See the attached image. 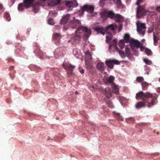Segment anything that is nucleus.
Segmentation results:
<instances>
[{
	"label": "nucleus",
	"instance_id": "nucleus-30",
	"mask_svg": "<svg viewBox=\"0 0 160 160\" xmlns=\"http://www.w3.org/2000/svg\"><path fill=\"white\" fill-rule=\"evenodd\" d=\"M115 79V78L112 76H110L109 78H108L107 80V81L108 82L110 83L113 82V81Z\"/></svg>",
	"mask_w": 160,
	"mask_h": 160
},
{
	"label": "nucleus",
	"instance_id": "nucleus-52",
	"mask_svg": "<svg viewBox=\"0 0 160 160\" xmlns=\"http://www.w3.org/2000/svg\"><path fill=\"white\" fill-rule=\"evenodd\" d=\"M13 68V66H11L9 67V69L10 70H12Z\"/></svg>",
	"mask_w": 160,
	"mask_h": 160
},
{
	"label": "nucleus",
	"instance_id": "nucleus-29",
	"mask_svg": "<svg viewBox=\"0 0 160 160\" xmlns=\"http://www.w3.org/2000/svg\"><path fill=\"white\" fill-rule=\"evenodd\" d=\"M112 47H113L114 48L117 47V41L115 39L113 40L112 43H110L109 46V48H111Z\"/></svg>",
	"mask_w": 160,
	"mask_h": 160
},
{
	"label": "nucleus",
	"instance_id": "nucleus-16",
	"mask_svg": "<svg viewBox=\"0 0 160 160\" xmlns=\"http://www.w3.org/2000/svg\"><path fill=\"white\" fill-rule=\"evenodd\" d=\"M61 37L60 34L55 33L53 35V38L54 42H59Z\"/></svg>",
	"mask_w": 160,
	"mask_h": 160
},
{
	"label": "nucleus",
	"instance_id": "nucleus-36",
	"mask_svg": "<svg viewBox=\"0 0 160 160\" xmlns=\"http://www.w3.org/2000/svg\"><path fill=\"white\" fill-rule=\"evenodd\" d=\"M144 80L143 78L142 77H138L136 78V81L139 83L143 82Z\"/></svg>",
	"mask_w": 160,
	"mask_h": 160
},
{
	"label": "nucleus",
	"instance_id": "nucleus-59",
	"mask_svg": "<svg viewBox=\"0 0 160 160\" xmlns=\"http://www.w3.org/2000/svg\"><path fill=\"white\" fill-rule=\"evenodd\" d=\"M158 92L160 93V89H159L158 90Z\"/></svg>",
	"mask_w": 160,
	"mask_h": 160
},
{
	"label": "nucleus",
	"instance_id": "nucleus-42",
	"mask_svg": "<svg viewBox=\"0 0 160 160\" xmlns=\"http://www.w3.org/2000/svg\"><path fill=\"white\" fill-rule=\"evenodd\" d=\"M48 23L50 25H53L54 24V21L52 19H49L48 21Z\"/></svg>",
	"mask_w": 160,
	"mask_h": 160
},
{
	"label": "nucleus",
	"instance_id": "nucleus-56",
	"mask_svg": "<svg viewBox=\"0 0 160 160\" xmlns=\"http://www.w3.org/2000/svg\"><path fill=\"white\" fill-rule=\"evenodd\" d=\"M75 93L76 94H78V93L77 91H76L75 92Z\"/></svg>",
	"mask_w": 160,
	"mask_h": 160
},
{
	"label": "nucleus",
	"instance_id": "nucleus-49",
	"mask_svg": "<svg viewBox=\"0 0 160 160\" xmlns=\"http://www.w3.org/2000/svg\"><path fill=\"white\" fill-rule=\"evenodd\" d=\"M157 11L160 12V6L156 8Z\"/></svg>",
	"mask_w": 160,
	"mask_h": 160
},
{
	"label": "nucleus",
	"instance_id": "nucleus-13",
	"mask_svg": "<svg viewBox=\"0 0 160 160\" xmlns=\"http://www.w3.org/2000/svg\"><path fill=\"white\" fill-rule=\"evenodd\" d=\"M106 96L108 98H110L112 96V91L111 88L107 87L105 90Z\"/></svg>",
	"mask_w": 160,
	"mask_h": 160
},
{
	"label": "nucleus",
	"instance_id": "nucleus-35",
	"mask_svg": "<svg viewBox=\"0 0 160 160\" xmlns=\"http://www.w3.org/2000/svg\"><path fill=\"white\" fill-rule=\"evenodd\" d=\"M125 52L128 56H129L130 55L131 52L129 48L127 46L125 47Z\"/></svg>",
	"mask_w": 160,
	"mask_h": 160
},
{
	"label": "nucleus",
	"instance_id": "nucleus-27",
	"mask_svg": "<svg viewBox=\"0 0 160 160\" xmlns=\"http://www.w3.org/2000/svg\"><path fill=\"white\" fill-rule=\"evenodd\" d=\"M101 16L102 18L104 20H106L108 18V11L107 12H103L101 13Z\"/></svg>",
	"mask_w": 160,
	"mask_h": 160
},
{
	"label": "nucleus",
	"instance_id": "nucleus-46",
	"mask_svg": "<svg viewBox=\"0 0 160 160\" xmlns=\"http://www.w3.org/2000/svg\"><path fill=\"white\" fill-rule=\"evenodd\" d=\"M111 39L110 38L108 37H106V41L108 43H110V42H111Z\"/></svg>",
	"mask_w": 160,
	"mask_h": 160
},
{
	"label": "nucleus",
	"instance_id": "nucleus-14",
	"mask_svg": "<svg viewBox=\"0 0 160 160\" xmlns=\"http://www.w3.org/2000/svg\"><path fill=\"white\" fill-rule=\"evenodd\" d=\"M130 44L131 46H133L137 48H138L140 46V42L139 41L134 39H132L130 42Z\"/></svg>",
	"mask_w": 160,
	"mask_h": 160
},
{
	"label": "nucleus",
	"instance_id": "nucleus-3",
	"mask_svg": "<svg viewBox=\"0 0 160 160\" xmlns=\"http://www.w3.org/2000/svg\"><path fill=\"white\" fill-rule=\"evenodd\" d=\"M62 66L66 70L68 76H71L73 74V71L76 67L75 65H72L71 63H64Z\"/></svg>",
	"mask_w": 160,
	"mask_h": 160
},
{
	"label": "nucleus",
	"instance_id": "nucleus-23",
	"mask_svg": "<svg viewBox=\"0 0 160 160\" xmlns=\"http://www.w3.org/2000/svg\"><path fill=\"white\" fill-rule=\"evenodd\" d=\"M113 92L116 94H118L119 93V89L118 86L114 83H112V87Z\"/></svg>",
	"mask_w": 160,
	"mask_h": 160
},
{
	"label": "nucleus",
	"instance_id": "nucleus-37",
	"mask_svg": "<svg viewBox=\"0 0 160 160\" xmlns=\"http://www.w3.org/2000/svg\"><path fill=\"white\" fill-rule=\"evenodd\" d=\"M4 17L8 21H10V18L8 13H4Z\"/></svg>",
	"mask_w": 160,
	"mask_h": 160
},
{
	"label": "nucleus",
	"instance_id": "nucleus-55",
	"mask_svg": "<svg viewBox=\"0 0 160 160\" xmlns=\"http://www.w3.org/2000/svg\"><path fill=\"white\" fill-rule=\"evenodd\" d=\"M52 140V139H51L50 137H48V139H47V140Z\"/></svg>",
	"mask_w": 160,
	"mask_h": 160
},
{
	"label": "nucleus",
	"instance_id": "nucleus-44",
	"mask_svg": "<svg viewBox=\"0 0 160 160\" xmlns=\"http://www.w3.org/2000/svg\"><path fill=\"white\" fill-rule=\"evenodd\" d=\"M143 1V0H137L136 4L138 6H140V4Z\"/></svg>",
	"mask_w": 160,
	"mask_h": 160
},
{
	"label": "nucleus",
	"instance_id": "nucleus-51",
	"mask_svg": "<svg viewBox=\"0 0 160 160\" xmlns=\"http://www.w3.org/2000/svg\"><path fill=\"white\" fill-rule=\"evenodd\" d=\"M80 73L82 74H83L84 73V70L83 69H82L80 71Z\"/></svg>",
	"mask_w": 160,
	"mask_h": 160
},
{
	"label": "nucleus",
	"instance_id": "nucleus-43",
	"mask_svg": "<svg viewBox=\"0 0 160 160\" xmlns=\"http://www.w3.org/2000/svg\"><path fill=\"white\" fill-rule=\"evenodd\" d=\"M127 121L128 122H129V121H131L132 122H133L134 121V119L132 118L131 117L127 119Z\"/></svg>",
	"mask_w": 160,
	"mask_h": 160
},
{
	"label": "nucleus",
	"instance_id": "nucleus-50",
	"mask_svg": "<svg viewBox=\"0 0 160 160\" xmlns=\"http://www.w3.org/2000/svg\"><path fill=\"white\" fill-rule=\"evenodd\" d=\"M140 50L141 51H142L145 49L142 46H141L140 48Z\"/></svg>",
	"mask_w": 160,
	"mask_h": 160
},
{
	"label": "nucleus",
	"instance_id": "nucleus-61",
	"mask_svg": "<svg viewBox=\"0 0 160 160\" xmlns=\"http://www.w3.org/2000/svg\"><path fill=\"white\" fill-rule=\"evenodd\" d=\"M41 53V52H39V53H38V54H40Z\"/></svg>",
	"mask_w": 160,
	"mask_h": 160
},
{
	"label": "nucleus",
	"instance_id": "nucleus-40",
	"mask_svg": "<svg viewBox=\"0 0 160 160\" xmlns=\"http://www.w3.org/2000/svg\"><path fill=\"white\" fill-rule=\"evenodd\" d=\"M118 51L121 56H123L124 55V52L121 50H119L118 48H117Z\"/></svg>",
	"mask_w": 160,
	"mask_h": 160
},
{
	"label": "nucleus",
	"instance_id": "nucleus-58",
	"mask_svg": "<svg viewBox=\"0 0 160 160\" xmlns=\"http://www.w3.org/2000/svg\"><path fill=\"white\" fill-rule=\"evenodd\" d=\"M76 51V50L75 49H74L73 51V53H75V51Z\"/></svg>",
	"mask_w": 160,
	"mask_h": 160
},
{
	"label": "nucleus",
	"instance_id": "nucleus-38",
	"mask_svg": "<svg viewBox=\"0 0 160 160\" xmlns=\"http://www.w3.org/2000/svg\"><path fill=\"white\" fill-rule=\"evenodd\" d=\"M143 61L146 64L148 65H151L152 64V61L147 59H143Z\"/></svg>",
	"mask_w": 160,
	"mask_h": 160
},
{
	"label": "nucleus",
	"instance_id": "nucleus-31",
	"mask_svg": "<svg viewBox=\"0 0 160 160\" xmlns=\"http://www.w3.org/2000/svg\"><path fill=\"white\" fill-rule=\"evenodd\" d=\"M125 42L123 40H120L118 44L119 47L121 49L124 48L125 46Z\"/></svg>",
	"mask_w": 160,
	"mask_h": 160
},
{
	"label": "nucleus",
	"instance_id": "nucleus-1",
	"mask_svg": "<svg viewBox=\"0 0 160 160\" xmlns=\"http://www.w3.org/2000/svg\"><path fill=\"white\" fill-rule=\"evenodd\" d=\"M137 99L140 98L142 101L138 102L136 105V108H139L142 107H148L150 108L154 105L155 100L157 98L153 97L152 94L149 92L145 93L140 91L137 93L136 96Z\"/></svg>",
	"mask_w": 160,
	"mask_h": 160
},
{
	"label": "nucleus",
	"instance_id": "nucleus-63",
	"mask_svg": "<svg viewBox=\"0 0 160 160\" xmlns=\"http://www.w3.org/2000/svg\"><path fill=\"white\" fill-rule=\"evenodd\" d=\"M159 81L160 82V78L159 79Z\"/></svg>",
	"mask_w": 160,
	"mask_h": 160
},
{
	"label": "nucleus",
	"instance_id": "nucleus-5",
	"mask_svg": "<svg viewBox=\"0 0 160 160\" xmlns=\"http://www.w3.org/2000/svg\"><path fill=\"white\" fill-rule=\"evenodd\" d=\"M137 31L143 36L146 31V25L144 23L138 22L137 23Z\"/></svg>",
	"mask_w": 160,
	"mask_h": 160
},
{
	"label": "nucleus",
	"instance_id": "nucleus-26",
	"mask_svg": "<svg viewBox=\"0 0 160 160\" xmlns=\"http://www.w3.org/2000/svg\"><path fill=\"white\" fill-rule=\"evenodd\" d=\"M149 84L146 82H143L142 83V87L143 90H146L148 88Z\"/></svg>",
	"mask_w": 160,
	"mask_h": 160
},
{
	"label": "nucleus",
	"instance_id": "nucleus-12",
	"mask_svg": "<svg viewBox=\"0 0 160 160\" xmlns=\"http://www.w3.org/2000/svg\"><path fill=\"white\" fill-rule=\"evenodd\" d=\"M95 30L98 33H99L104 35L105 32V29L101 26H97L94 28Z\"/></svg>",
	"mask_w": 160,
	"mask_h": 160
},
{
	"label": "nucleus",
	"instance_id": "nucleus-7",
	"mask_svg": "<svg viewBox=\"0 0 160 160\" xmlns=\"http://www.w3.org/2000/svg\"><path fill=\"white\" fill-rule=\"evenodd\" d=\"M81 9L83 12L86 11L88 12L92 13L93 12L94 7L93 6L86 4L83 6Z\"/></svg>",
	"mask_w": 160,
	"mask_h": 160
},
{
	"label": "nucleus",
	"instance_id": "nucleus-4",
	"mask_svg": "<svg viewBox=\"0 0 160 160\" xmlns=\"http://www.w3.org/2000/svg\"><path fill=\"white\" fill-rule=\"evenodd\" d=\"M145 6H138L137 8V17L139 18L145 16L147 11L144 9Z\"/></svg>",
	"mask_w": 160,
	"mask_h": 160
},
{
	"label": "nucleus",
	"instance_id": "nucleus-11",
	"mask_svg": "<svg viewBox=\"0 0 160 160\" xmlns=\"http://www.w3.org/2000/svg\"><path fill=\"white\" fill-rule=\"evenodd\" d=\"M116 26L113 24H112L109 25L105 29V32L108 34H111V31H114L115 29Z\"/></svg>",
	"mask_w": 160,
	"mask_h": 160
},
{
	"label": "nucleus",
	"instance_id": "nucleus-21",
	"mask_svg": "<svg viewBox=\"0 0 160 160\" xmlns=\"http://www.w3.org/2000/svg\"><path fill=\"white\" fill-rule=\"evenodd\" d=\"M115 17L114 18L115 21L118 22H120L122 20V17L119 14H115Z\"/></svg>",
	"mask_w": 160,
	"mask_h": 160
},
{
	"label": "nucleus",
	"instance_id": "nucleus-32",
	"mask_svg": "<svg viewBox=\"0 0 160 160\" xmlns=\"http://www.w3.org/2000/svg\"><path fill=\"white\" fill-rule=\"evenodd\" d=\"M25 7V6L24 3H21L18 5V9L19 11H22Z\"/></svg>",
	"mask_w": 160,
	"mask_h": 160
},
{
	"label": "nucleus",
	"instance_id": "nucleus-60",
	"mask_svg": "<svg viewBox=\"0 0 160 160\" xmlns=\"http://www.w3.org/2000/svg\"><path fill=\"white\" fill-rule=\"evenodd\" d=\"M121 30V29L120 28L119 29V31H120Z\"/></svg>",
	"mask_w": 160,
	"mask_h": 160
},
{
	"label": "nucleus",
	"instance_id": "nucleus-15",
	"mask_svg": "<svg viewBox=\"0 0 160 160\" xmlns=\"http://www.w3.org/2000/svg\"><path fill=\"white\" fill-rule=\"evenodd\" d=\"M34 1V0H24L23 3L25 6V8H28L32 6Z\"/></svg>",
	"mask_w": 160,
	"mask_h": 160
},
{
	"label": "nucleus",
	"instance_id": "nucleus-22",
	"mask_svg": "<svg viewBox=\"0 0 160 160\" xmlns=\"http://www.w3.org/2000/svg\"><path fill=\"white\" fill-rule=\"evenodd\" d=\"M113 113L114 117L118 120L123 121V118L121 115L120 113H116L115 112H113Z\"/></svg>",
	"mask_w": 160,
	"mask_h": 160
},
{
	"label": "nucleus",
	"instance_id": "nucleus-2",
	"mask_svg": "<svg viewBox=\"0 0 160 160\" xmlns=\"http://www.w3.org/2000/svg\"><path fill=\"white\" fill-rule=\"evenodd\" d=\"M83 34L84 38H88L90 34V30L83 26L79 27L76 31L75 35L71 40H69L68 42H72L73 44L79 43L81 40L82 36Z\"/></svg>",
	"mask_w": 160,
	"mask_h": 160
},
{
	"label": "nucleus",
	"instance_id": "nucleus-18",
	"mask_svg": "<svg viewBox=\"0 0 160 160\" xmlns=\"http://www.w3.org/2000/svg\"><path fill=\"white\" fill-rule=\"evenodd\" d=\"M104 64L103 63L99 62L98 63L97 68L98 70L100 72H103L105 70Z\"/></svg>",
	"mask_w": 160,
	"mask_h": 160
},
{
	"label": "nucleus",
	"instance_id": "nucleus-39",
	"mask_svg": "<svg viewBox=\"0 0 160 160\" xmlns=\"http://www.w3.org/2000/svg\"><path fill=\"white\" fill-rule=\"evenodd\" d=\"M106 0H100L99 1V5L103 7L105 4Z\"/></svg>",
	"mask_w": 160,
	"mask_h": 160
},
{
	"label": "nucleus",
	"instance_id": "nucleus-62",
	"mask_svg": "<svg viewBox=\"0 0 160 160\" xmlns=\"http://www.w3.org/2000/svg\"><path fill=\"white\" fill-rule=\"evenodd\" d=\"M40 58H42V57H40Z\"/></svg>",
	"mask_w": 160,
	"mask_h": 160
},
{
	"label": "nucleus",
	"instance_id": "nucleus-10",
	"mask_svg": "<svg viewBox=\"0 0 160 160\" xmlns=\"http://www.w3.org/2000/svg\"><path fill=\"white\" fill-rule=\"evenodd\" d=\"M73 2L71 1H68L66 2V5L67 7L70 8L72 7H76L78 6V3L76 0H73Z\"/></svg>",
	"mask_w": 160,
	"mask_h": 160
},
{
	"label": "nucleus",
	"instance_id": "nucleus-57",
	"mask_svg": "<svg viewBox=\"0 0 160 160\" xmlns=\"http://www.w3.org/2000/svg\"><path fill=\"white\" fill-rule=\"evenodd\" d=\"M64 28H65V29L66 30L68 29V28L67 27H66V26H65L64 27Z\"/></svg>",
	"mask_w": 160,
	"mask_h": 160
},
{
	"label": "nucleus",
	"instance_id": "nucleus-17",
	"mask_svg": "<svg viewBox=\"0 0 160 160\" xmlns=\"http://www.w3.org/2000/svg\"><path fill=\"white\" fill-rule=\"evenodd\" d=\"M61 2V0H53L48 3V5L49 7H53L56 6L60 3Z\"/></svg>",
	"mask_w": 160,
	"mask_h": 160
},
{
	"label": "nucleus",
	"instance_id": "nucleus-34",
	"mask_svg": "<svg viewBox=\"0 0 160 160\" xmlns=\"http://www.w3.org/2000/svg\"><path fill=\"white\" fill-rule=\"evenodd\" d=\"M145 52H146V54L148 55V56H150L152 54V52L151 51L147 48H145Z\"/></svg>",
	"mask_w": 160,
	"mask_h": 160
},
{
	"label": "nucleus",
	"instance_id": "nucleus-20",
	"mask_svg": "<svg viewBox=\"0 0 160 160\" xmlns=\"http://www.w3.org/2000/svg\"><path fill=\"white\" fill-rule=\"evenodd\" d=\"M39 2H37L35 3L33 6V12L35 13H37L39 10L40 6Z\"/></svg>",
	"mask_w": 160,
	"mask_h": 160
},
{
	"label": "nucleus",
	"instance_id": "nucleus-8",
	"mask_svg": "<svg viewBox=\"0 0 160 160\" xmlns=\"http://www.w3.org/2000/svg\"><path fill=\"white\" fill-rule=\"evenodd\" d=\"M80 24V21L78 20L75 19L74 17L73 18L72 20L69 23V27L72 28H75L79 26Z\"/></svg>",
	"mask_w": 160,
	"mask_h": 160
},
{
	"label": "nucleus",
	"instance_id": "nucleus-25",
	"mask_svg": "<svg viewBox=\"0 0 160 160\" xmlns=\"http://www.w3.org/2000/svg\"><path fill=\"white\" fill-rule=\"evenodd\" d=\"M108 17L111 19H114L115 17V14L113 12L110 11H108Z\"/></svg>",
	"mask_w": 160,
	"mask_h": 160
},
{
	"label": "nucleus",
	"instance_id": "nucleus-47",
	"mask_svg": "<svg viewBox=\"0 0 160 160\" xmlns=\"http://www.w3.org/2000/svg\"><path fill=\"white\" fill-rule=\"evenodd\" d=\"M153 30V29L152 28H148L147 31V32L148 33H150L152 32Z\"/></svg>",
	"mask_w": 160,
	"mask_h": 160
},
{
	"label": "nucleus",
	"instance_id": "nucleus-54",
	"mask_svg": "<svg viewBox=\"0 0 160 160\" xmlns=\"http://www.w3.org/2000/svg\"><path fill=\"white\" fill-rule=\"evenodd\" d=\"M11 0V2L12 3V4H13L14 3L16 0Z\"/></svg>",
	"mask_w": 160,
	"mask_h": 160
},
{
	"label": "nucleus",
	"instance_id": "nucleus-48",
	"mask_svg": "<svg viewBox=\"0 0 160 160\" xmlns=\"http://www.w3.org/2000/svg\"><path fill=\"white\" fill-rule=\"evenodd\" d=\"M117 3L119 6H121L122 4L121 0H117Z\"/></svg>",
	"mask_w": 160,
	"mask_h": 160
},
{
	"label": "nucleus",
	"instance_id": "nucleus-41",
	"mask_svg": "<svg viewBox=\"0 0 160 160\" xmlns=\"http://www.w3.org/2000/svg\"><path fill=\"white\" fill-rule=\"evenodd\" d=\"M49 14L50 15L55 16L57 14V12L55 11H52L49 12Z\"/></svg>",
	"mask_w": 160,
	"mask_h": 160
},
{
	"label": "nucleus",
	"instance_id": "nucleus-9",
	"mask_svg": "<svg viewBox=\"0 0 160 160\" xmlns=\"http://www.w3.org/2000/svg\"><path fill=\"white\" fill-rule=\"evenodd\" d=\"M106 63L108 67L112 68L113 67V64H119L120 63V62L119 61L117 60L110 59L108 60H106Z\"/></svg>",
	"mask_w": 160,
	"mask_h": 160
},
{
	"label": "nucleus",
	"instance_id": "nucleus-24",
	"mask_svg": "<svg viewBox=\"0 0 160 160\" xmlns=\"http://www.w3.org/2000/svg\"><path fill=\"white\" fill-rule=\"evenodd\" d=\"M153 39L154 41V45L156 46L158 44V41L159 40V38L158 36H156L154 32L153 33Z\"/></svg>",
	"mask_w": 160,
	"mask_h": 160
},
{
	"label": "nucleus",
	"instance_id": "nucleus-53",
	"mask_svg": "<svg viewBox=\"0 0 160 160\" xmlns=\"http://www.w3.org/2000/svg\"><path fill=\"white\" fill-rule=\"evenodd\" d=\"M3 7L1 4H0V10H2L3 9Z\"/></svg>",
	"mask_w": 160,
	"mask_h": 160
},
{
	"label": "nucleus",
	"instance_id": "nucleus-33",
	"mask_svg": "<svg viewBox=\"0 0 160 160\" xmlns=\"http://www.w3.org/2000/svg\"><path fill=\"white\" fill-rule=\"evenodd\" d=\"M86 59H87L88 60H90L92 59L91 54L90 52L88 51L86 52Z\"/></svg>",
	"mask_w": 160,
	"mask_h": 160
},
{
	"label": "nucleus",
	"instance_id": "nucleus-45",
	"mask_svg": "<svg viewBox=\"0 0 160 160\" xmlns=\"http://www.w3.org/2000/svg\"><path fill=\"white\" fill-rule=\"evenodd\" d=\"M108 105L109 107L111 108H112L113 107V105L112 103L110 101H109L108 102Z\"/></svg>",
	"mask_w": 160,
	"mask_h": 160
},
{
	"label": "nucleus",
	"instance_id": "nucleus-6",
	"mask_svg": "<svg viewBox=\"0 0 160 160\" xmlns=\"http://www.w3.org/2000/svg\"><path fill=\"white\" fill-rule=\"evenodd\" d=\"M65 51L61 48H57L54 52V55L56 58L63 56L65 54Z\"/></svg>",
	"mask_w": 160,
	"mask_h": 160
},
{
	"label": "nucleus",
	"instance_id": "nucleus-28",
	"mask_svg": "<svg viewBox=\"0 0 160 160\" xmlns=\"http://www.w3.org/2000/svg\"><path fill=\"white\" fill-rule=\"evenodd\" d=\"M130 36L128 34H126L124 35V40L125 42L128 43L130 42Z\"/></svg>",
	"mask_w": 160,
	"mask_h": 160
},
{
	"label": "nucleus",
	"instance_id": "nucleus-19",
	"mask_svg": "<svg viewBox=\"0 0 160 160\" xmlns=\"http://www.w3.org/2000/svg\"><path fill=\"white\" fill-rule=\"evenodd\" d=\"M70 18V14H67L64 17L61 21L62 24H64L67 23Z\"/></svg>",
	"mask_w": 160,
	"mask_h": 160
}]
</instances>
